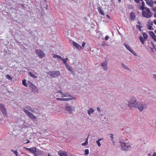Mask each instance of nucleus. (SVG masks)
I'll use <instances>...</instances> for the list:
<instances>
[{
  "label": "nucleus",
  "mask_w": 156,
  "mask_h": 156,
  "mask_svg": "<svg viewBox=\"0 0 156 156\" xmlns=\"http://www.w3.org/2000/svg\"><path fill=\"white\" fill-rule=\"evenodd\" d=\"M23 148H25L26 150L28 151H29V148H28L26 147H23Z\"/></svg>",
  "instance_id": "obj_51"
},
{
  "label": "nucleus",
  "mask_w": 156,
  "mask_h": 156,
  "mask_svg": "<svg viewBox=\"0 0 156 156\" xmlns=\"http://www.w3.org/2000/svg\"><path fill=\"white\" fill-rule=\"evenodd\" d=\"M65 108V110L70 114L72 113L75 110V108L74 106H71L67 103L66 104Z\"/></svg>",
  "instance_id": "obj_4"
},
{
  "label": "nucleus",
  "mask_w": 156,
  "mask_h": 156,
  "mask_svg": "<svg viewBox=\"0 0 156 156\" xmlns=\"http://www.w3.org/2000/svg\"><path fill=\"white\" fill-rule=\"evenodd\" d=\"M129 16L131 20L134 21L135 20L136 17V16L134 12H131L130 13Z\"/></svg>",
  "instance_id": "obj_17"
},
{
  "label": "nucleus",
  "mask_w": 156,
  "mask_h": 156,
  "mask_svg": "<svg viewBox=\"0 0 156 156\" xmlns=\"http://www.w3.org/2000/svg\"><path fill=\"white\" fill-rule=\"evenodd\" d=\"M63 98H56V99L58 100L63 101Z\"/></svg>",
  "instance_id": "obj_45"
},
{
  "label": "nucleus",
  "mask_w": 156,
  "mask_h": 156,
  "mask_svg": "<svg viewBox=\"0 0 156 156\" xmlns=\"http://www.w3.org/2000/svg\"><path fill=\"white\" fill-rule=\"evenodd\" d=\"M26 114L32 120H35L36 119V117L32 113L30 112H27Z\"/></svg>",
  "instance_id": "obj_14"
},
{
  "label": "nucleus",
  "mask_w": 156,
  "mask_h": 156,
  "mask_svg": "<svg viewBox=\"0 0 156 156\" xmlns=\"http://www.w3.org/2000/svg\"><path fill=\"white\" fill-rule=\"evenodd\" d=\"M142 14L144 17L147 18L151 17L152 16V13L150 10H143Z\"/></svg>",
  "instance_id": "obj_7"
},
{
  "label": "nucleus",
  "mask_w": 156,
  "mask_h": 156,
  "mask_svg": "<svg viewBox=\"0 0 156 156\" xmlns=\"http://www.w3.org/2000/svg\"><path fill=\"white\" fill-rule=\"evenodd\" d=\"M143 35L144 37V38L146 40L147 38V34L145 33H143Z\"/></svg>",
  "instance_id": "obj_35"
},
{
  "label": "nucleus",
  "mask_w": 156,
  "mask_h": 156,
  "mask_svg": "<svg viewBox=\"0 0 156 156\" xmlns=\"http://www.w3.org/2000/svg\"><path fill=\"white\" fill-rule=\"evenodd\" d=\"M40 8L41 10L49 9V7L48 5L47 2L46 1H43L41 2Z\"/></svg>",
  "instance_id": "obj_6"
},
{
  "label": "nucleus",
  "mask_w": 156,
  "mask_h": 156,
  "mask_svg": "<svg viewBox=\"0 0 156 156\" xmlns=\"http://www.w3.org/2000/svg\"><path fill=\"white\" fill-rule=\"evenodd\" d=\"M101 66L102 67L104 70L107 71L108 70L107 62H101Z\"/></svg>",
  "instance_id": "obj_12"
},
{
  "label": "nucleus",
  "mask_w": 156,
  "mask_h": 156,
  "mask_svg": "<svg viewBox=\"0 0 156 156\" xmlns=\"http://www.w3.org/2000/svg\"><path fill=\"white\" fill-rule=\"evenodd\" d=\"M27 142L25 143V144H27L29 143L30 141L29 140H27Z\"/></svg>",
  "instance_id": "obj_60"
},
{
  "label": "nucleus",
  "mask_w": 156,
  "mask_h": 156,
  "mask_svg": "<svg viewBox=\"0 0 156 156\" xmlns=\"http://www.w3.org/2000/svg\"><path fill=\"white\" fill-rule=\"evenodd\" d=\"M65 59L66 60V61H68V58H66Z\"/></svg>",
  "instance_id": "obj_64"
},
{
  "label": "nucleus",
  "mask_w": 156,
  "mask_h": 156,
  "mask_svg": "<svg viewBox=\"0 0 156 156\" xmlns=\"http://www.w3.org/2000/svg\"><path fill=\"white\" fill-rule=\"evenodd\" d=\"M89 150L87 149H86L84 150V154L85 155H87L89 154Z\"/></svg>",
  "instance_id": "obj_38"
},
{
  "label": "nucleus",
  "mask_w": 156,
  "mask_h": 156,
  "mask_svg": "<svg viewBox=\"0 0 156 156\" xmlns=\"http://www.w3.org/2000/svg\"><path fill=\"white\" fill-rule=\"evenodd\" d=\"M106 16L109 19H110V17L108 15H106Z\"/></svg>",
  "instance_id": "obj_58"
},
{
  "label": "nucleus",
  "mask_w": 156,
  "mask_h": 156,
  "mask_svg": "<svg viewBox=\"0 0 156 156\" xmlns=\"http://www.w3.org/2000/svg\"><path fill=\"white\" fill-rule=\"evenodd\" d=\"M144 5H145L144 2L142 1V5L140 7V9L141 10H144V8H145L144 7Z\"/></svg>",
  "instance_id": "obj_28"
},
{
  "label": "nucleus",
  "mask_w": 156,
  "mask_h": 156,
  "mask_svg": "<svg viewBox=\"0 0 156 156\" xmlns=\"http://www.w3.org/2000/svg\"><path fill=\"white\" fill-rule=\"evenodd\" d=\"M152 156H156V153L155 152H154Z\"/></svg>",
  "instance_id": "obj_54"
},
{
  "label": "nucleus",
  "mask_w": 156,
  "mask_h": 156,
  "mask_svg": "<svg viewBox=\"0 0 156 156\" xmlns=\"http://www.w3.org/2000/svg\"><path fill=\"white\" fill-rule=\"evenodd\" d=\"M137 23L139 25H140L141 24V23L140 21H138ZM136 28L138 29L140 31L141 30V28L142 27L141 26L136 25Z\"/></svg>",
  "instance_id": "obj_23"
},
{
  "label": "nucleus",
  "mask_w": 156,
  "mask_h": 156,
  "mask_svg": "<svg viewBox=\"0 0 156 156\" xmlns=\"http://www.w3.org/2000/svg\"><path fill=\"white\" fill-rule=\"evenodd\" d=\"M29 111L34 113V109L32 108L30 106H25L23 108V111L26 114L27 112H29Z\"/></svg>",
  "instance_id": "obj_10"
},
{
  "label": "nucleus",
  "mask_w": 156,
  "mask_h": 156,
  "mask_svg": "<svg viewBox=\"0 0 156 156\" xmlns=\"http://www.w3.org/2000/svg\"><path fill=\"white\" fill-rule=\"evenodd\" d=\"M146 1V3L147 5L150 7L153 6V3L152 0H144Z\"/></svg>",
  "instance_id": "obj_18"
},
{
  "label": "nucleus",
  "mask_w": 156,
  "mask_h": 156,
  "mask_svg": "<svg viewBox=\"0 0 156 156\" xmlns=\"http://www.w3.org/2000/svg\"><path fill=\"white\" fill-rule=\"evenodd\" d=\"M72 44L77 49L79 50L82 49V48L78 43L74 41H72Z\"/></svg>",
  "instance_id": "obj_13"
},
{
  "label": "nucleus",
  "mask_w": 156,
  "mask_h": 156,
  "mask_svg": "<svg viewBox=\"0 0 156 156\" xmlns=\"http://www.w3.org/2000/svg\"><path fill=\"white\" fill-rule=\"evenodd\" d=\"M109 38V37L108 35H106L105 37V39L106 40H108Z\"/></svg>",
  "instance_id": "obj_43"
},
{
  "label": "nucleus",
  "mask_w": 156,
  "mask_h": 156,
  "mask_svg": "<svg viewBox=\"0 0 156 156\" xmlns=\"http://www.w3.org/2000/svg\"><path fill=\"white\" fill-rule=\"evenodd\" d=\"M76 98H74V97H72L70 98H63V101H70L71 100H72L73 99H75Z\"/></svg>",
  "instance_id": "obj_24"
},
{
  "label": "nucleus",
  "mask_w": 156,
  "mask_h": 156,
  "mask_svg": "<svg viewBox=\"0 0 156 156\" xmlns=\"http://www.w3.org/2000/svg\"><path fill=\"white\" fill-rule=\"evenodd\" d=\"M99 12L102 15H104V12L103 10H99Z\"/></svg>",
  "instance_id": "obj_44"
},
{
  "label": "nucleus",
  "mask_w": 156,
  "mask_h": 156,
  "mask_svg": "<svg viewBox=\"0 0 156 156\" xmlns=\"http://www.w3.org/2000/svg\"><path fill=\"white\" fill-rule=\"evenodd\" d=\"M11 151L14 153L16 155V156H18V153L17 151H15L13 149H11Z\"/></svg>",
  "instance_id": "obj_37"
},
{
  "label": "nucleus",
  "mask_w": 156,
  "mask_h": 156,
  "mask_svg": "<svg viewBox=\"0 0 156 156\" xmlns=\"http://www.w3.org/2000/svg\"><path fill=\"white\" fill-rule=\"evenodd\" d=\"M58 154L60 156H67V154L65 152L59 151L58 152Z\"/></svg>",
  "instance_id": "obj_20"
},
{
  "label": "nucleus",
  "mask_w": 156,
  "mask_h": 156,
  "mask_svg": "<svg viewBox=\"0 0 156 156\" xmlns=\"http://www.w3.org/2000/svg\"><path fill=\"white\" fill-rule=\"evenodd\" d=\"M154 16L156 18V13H155L154 14Z\"/></svg>",
  "instance_id": "obj_63"
},
{
  "label": "nucleus",
  "mask_w": 156,
  "mask_h": 156,
  "mask_svg": "<svg viewBox=\"0 0 156 156\" xmlns=\"http://www.w3.org/2000/svg\"><path fill=\"white\" fill-rule=\"evenodd\" d=\"M10 52L9 50H5L2 51L0 54V56L3 58L9 57L10 55Z\"/></svg>",
  "instance_id": "obj_8"
},
{
  "label": "nucleus",
  "mask_w": 156,
  "mask_h": 156,
  "mask_svg": "<svg viewBox=\"0 0 156 156\" xmlns=\"http://www.w3.org/2000/svg\"><path fill=\"white\" fill-rule=\"evenodd\" d=\"M29 74L31 76L34 78H36V75L31 72H30L29 73Z\"/></svg>",
  "instance_id": "obj_32"
},
{
  "label": "nucleus",
  "mask_w": 156,
  "mask_h": 156,
  "mask_svg": "<svg viewBox=\"0 0 156 156\" xmlns=\"http://www.w3.org/2000/svg\"><path fill=\"white\" fill-rule=\"evenodd\" d=\"M37 149L36 147H34L32 148H29V151L31 152L34 153V156H38V155L37 154Z\"/></svg>",
  "instance_id": "obj_15"
},
{
  "label": "nucleus",
  "mask_w": 156,
  "mask_h": 156,
  "mask_svg": "<svg viewBox=\"0 0 156 156\" xmlns=\"http://www.w3.org/2000/svg\"><path fill=\"white\" fill-rule=\"evenodd\" d=\"M94 110L92 108H90L87 111V113L89 115H90L92 114L94 112Z\"/></svg>",
  "instance_id": "obj_25"
},
{
  "label": "nucleus",
  "mask_w": 156,
  "mask_h": 156,
  "mask_svg": "<svg viewBox=\"0 0 156 156\" xmlns=\"http://www.w3.org/2000/svg\"><path fill=\"white\" fill-rule=\"evenodd\" d=\"M134 108L138 109L140 112L144 110H146L147 108V105L146 103L144 102H137L136 104H135Z\"/></svg>",
  "instance_id": "obj_1"
},
{
  "label": "nucleus",
  "mask_w": 156,
  "mask_h": 156,
  "mask_svg": "<svg viewBox=\"0 0 156 156\" xmlns=\"http://www.w3.org/2000/svg\"><path fill=\"white\" fill-rule=\"evenodd\" d=\"M111 140L112 141V142H113L114 141V138H111Z\"/></svg>",
  "instance_id": "obj_62"
},
{
  "label": "nucleus",
  "mask_w": 156,
  "mask_h": 156,
  "mask_svg": "<svg viewBox=\"0 0 156 156\" xmlns=\"http://www.w3.org/2000/svg\"><path fill=\"white\" fill-rule=\"evenodd\" d=\"M137 103L136 99L135 97H131L128 101V105L131 109H133L134 108V105L136 104Z\"/></svg>",
  "instance_id": "obj_2"
},
{
  "label": "nucleus",
  "mask_w": 156,
  "mask_h": 156,
  "mask_svg": "<svg viewBox=\"0 0 156 156\" xmlns=\"http://www.w3.org/2000/svg\"><path fill=\"white\" fill-rule=\"evenodd\" d=\"M61 60H62V61L63 62L64 64H66V60L64 59H63L62 58V59H61Z\"/></svg>",
  "instance_id": "obj_42"
},
{
  "label": "nucleus",
  "mask_w": 156,
  "mask_h": 156,
  "mask_svg": "<svg viewBox=\"0 0 156 156\" xmlns=\"http://www.w3.org/2000/svg\"><path fill=\"white\" fill-rule=\"evenodd\" d=\"M124 45L125 47L129 51L132 48L128 44H124Z\"/></svg>",
  "instance_id": "obj_29"
},
{
  "label": "nucleus",
  "mask_w": 156,
  "mask_h": 156,
  "mask_svg": "<svg viewBox=\"0 0 156 156\" xmlns=\"http://www.w3.org/2000/svg\"><path fill=\"white\" fill-rule=\"evenodd\" d=\"M120 144L121 148L123 151L129 150L131 148L130 144L129 143H126L124 142L123 141L122 142H120Z\"/></svg>",
  "instance_id": "obj_3"
},
{
  "label": "nucleus",
  "mask_w": 156,
  "mask_h": 156,
  "mask_svg": "<svg viewBox=\"0 0 156 156\" xmlns=\"http://www.w3.org/2000/svg\"><path fill=\"white\" fill-rule=\"evenodd\" d=\"M32 88V91L34 93H37L38 92V90L37 88L34 84H32L31 86Z\"/></svg>",
  "instance_id": "obj_16"
},
{
  "label": "nucleus",
  "mask_w": 156,
  "mask_h": 156,
  "mask_svg": "<svg viewBox=\"0 0 156 156\" xmlns=\"http://www.w3.org/2000/svg\"><path fill=\"white\" fill-rule=\"evenodd\" d=\"M6 77L7 79L9 80H11L12 79V77L8 74H7L6 75Z\"/></svg>",
  "instance_id": "obj_39"
},
{
  "label": "nucleus",
  "mask_w": 156,
  "mask_h": 156,
  "mask_svg": "<svg viewBox=\"0 0 156 156\" xmlns=\"http://www.w3.org/2000/svg\"><path fill=\"white\" fill-rule=\"evenodd\" d=\"M53 57L54 58H57L59 59H60V60L62 59V58L61 57L57 55H54Z\"/></svg>",
  "instance_id": "obj_30"
},
{
  "label": "nucleus",
  "mask_w": 156,
  "mask_h": 156,
  "mask_svg": "<svg viewBox=\"0 0 156 156\" xmlns=\"http://www.w3.org/2000/svg\"><path fill=\"white\" fill-rule=\"evenodd\" d=\"M64 96H65L66 97H71V94L69 93L66 92L64 93Z\"/></svg>",
  "instance_id": "obj_33"
},
{
  "label": "nucleus",
  "mask_w": 156,
  "mask_h": 156,
  "mask_svg": "<svg viewBox=\"0 0 156 156\" xmlns=\"http://www.w3.org/2000/svg\"><path fill=\"white\" fill-rule=\"evenodd\" d=\"M149 35L152 37V38L156 37L155 34L152 31H149Z\"/></svg>",
  "instance_id": "obj_26"
},
{
  "label": "nucleus",
  "mask_w": 156,
  "mask_h": 156,
  "mask_svg": "<svg viewBox=\"0 0 156 156\" xmlns=\"http://www.w3.org/2000/svg\"><path fill=\"white\" fill-rule=\"evenodd\" d=\"M147 27L148 29L149 30H153L154 29L152 27L151 25H149V24H147Z\"/></svg>",
  "instance_id": "obj_36"
},
{
  "label": "nucleus",
  "mask_w": 156,
  "mask_h": 156,
  "mask_svg": "<svg viewBox=\"0 0 156 156\" xmlns=\"http://www.w3.org/2000/svg\"><path fill=\"white\" fill-rule=\"evenodd\" d=\"M97 111H98L99 112H101V110L100 108L99 107L97 108Z\"/></svg>",
  "instance_id": "obj_47"
},
{
  "label": "nucleus",
  "mask_w": 156,
  "mask_h": 156,
  "mask_svg": "<svg viewBox=\"0 0 156 156\" xmlns=\"http://www.w3.org/2000/svg\"><path fill=\"white\" fill-rule=\"evenodd\" d=\"M60 93L61 95L63 93L61 91H59L57 92V93Z\"/></svg>",
  "instance_id": "obj_49"
},
{
  "label": "nucleus",
  "mask_w": 156,
  "mask_h": 156,
  "mask_svg": "<svg viewBox=\"0 0 156 156\" xmlns=\"http://www.w3.org/2000/svg\"><path fill=\"white\" fill-rule=\"evenodd\" d=\"M130 51L132 53H133L134 51L132 49L130 50L129 51Z\"/></svg>",
  "instance_id": "obj_56"
},
{
  "label": "nucleus",
  "mask_w": 156,
  "mask_h": 156,
  "mask_svg": "<svg viewBox=\"0 0 156 156\" xmlns=\"http://www.w3.org/2000/svg\"><path fill=\"white\" fill-rule=\"evenodd\" d=\"M35 52L40 58H43L45 56V55L43 51L40 50H37Z\"/></svg>",
  "instance_id": "obj_11"
},
{
  "label": "nucleus",
  "mask_w": 156,
  "mask_h": 156,
  "mask_svg": "<svg viewBox=\"0 0 156 156\" xmlns=\"http://www.w3.org/2000/svg\"><path fill=\"white\" fill-rule=\"evenodd\" d=\"M154 23L156 25V20H154Z\"/></svg>",
  "instance_id": "obj_59"
},
{
  "label": "nucleus",
  "mask_w": 156,
  "mask_h": 156,
  "mask_svg": "<svg viewBox=\"0 0 156 156\" xmlns=\"http://www.w3.org/2000/svg\"><path fill=\"white\" fill-rule=\"evenodd\" d=\"M139 38L142 44H144V41L146 40L144 38H143V37L142 36H139Z\"/></svg>",
  "instance_id": "obj_21"
},
{
  "label": "nucleus",
  "mask_w": 156,
  "mask_h": 156,
  "mask_svg": "<svg viewBox=\"0 0 156 156\" xmlns=\"http://www.w3.org/2000/svg\"><path fill=\"white\" fill-rule=\"evenodd\" d=\"M109 136H110V137L111 138H113V134L112 133H110V134H109Z\"/></svg>",
  "instance_id": "obj_46"
},
{
  "label": "nucleus",
  "mask_w": 156,
  "mask_h": 156,
  "mask_svg": "<svg viewBox=\"0 0 156 156\" xmlns=\"http://www.w3.org/2000/svg\"><path fill=\"white\" fill-rule=\"evenodd\" d=\"M121 66L125 70H127L130 71L129 68L127 67L124 63H122L121 64Z\"/></svg>",
  "instance_id": "obj_22"
},
{
  "label": "nucleus",
  "mask_w": 156,
  "mask_h": 156,
  "mask_svg": "<svg viewBox=\"0 0 156 156\" xmlns=\"http://www.w3.org/2000/svg\"><path fill=\"white\" fill-rule=\"evenodd\" d=\"M135 56H136V53L134 51L133 52V53H132Z\"/></svg>",
  "instance_id": "obj_53"
},
{
  "label": "nucleus",
  "mask_w": 156,
  "mask_h": 156,
  "mask_svg": "<svg viewBox=\"0 0 156 156\" xmlns=\"http://www.w3.org/2000/svg\"><path fill=\"white\" fill-rule=\"evenodd\" d=\"M47 74L51 76L56 77L60 75V73L59 71L53 70L48 72Z\"/></svg>",
  "instance_id": "obj_5"
},
{
  "label": "nucleus",
  "mask_w": 156,
  "mask_h": 156,
  "mask_svg": "<svg viewBox=\"0 0 156 156\" xmlns=\"http://www.w3.org/2000/svg\"><path fill=\"white\" fill-rule=\"evenodd\" d=\"M103 140V138H101L98 139V140L100 141H101Z\"/></svg>",
  "instance_id": "obj_52"
},
{
  "label": "nucleus",
  "mask_w": 156,
  "mask_h": 156,
  "mask_svg": "<svg viewBox=\"0 0 156 156\" xmlns=\"http://www.w3.org/2000/svg\"><path fill=\"white\" fill-rule=\"evenodd\" d=\"M62 97H66L65 96H64V93H63L62 94Z\"/></svg>",
  "instance_id": "obj_57"
},
{
  "label": "nucleus",
  "mask_w": 156,
  "mask_h": 156,
  "mask_svg": "<svg viewBox=\"0 0 156 156\" xmlns=\"http://www.w3.org/2000/svg\"><path fill=\"white\" fill-rule=\"evenodd\" d=\"M152 38L156 42V37H153V38Z\"/></svg>",
  "instance_id": "obj_55"
},
{
  "label": "nucleus",
  "mask_w": 156,
  "mask_h": 156,
  "mask_svg": "<svg viewBox=\"0 0 156 156\" xmlns=\"http://www.w3.org/2000/svg\"><path fill=\"white\" fill-rule=\"evenodd\" d=\"M88 137H87V138L86 139L85 142L82 144V146H86L88 144Z\"/></svg>",
  "instance_id": "obj_31"
},
{
  "label": "nucleus",
  "mask_w": 156,
  "mask_h": 156,
  "mask_svg": "<svg viewBox=\"0 0 156 156\" xmlns=\"http://www.w3.org/2000/svg\"><path fill=\"white\" fill-rule=\"evenodd\" d=\"M86 44V43L85 42H83L82 44V46L84 47Z\"/></svg>",
  "instance_id": "obj_50"
},
{
  "label": "nucleus",
  "mask_w": 156,
  "mask_h": 156,
  "mask_svg": "<svg viewBox=\"0 0 156 156\" xmlns=\"http://www.w3.org/2000/svg\"><path fill=\"white\" fill-rule=\"evenodd\" d=\"M41 15L43 16V10H41Z\"/></svg>",
  "instance_id": "obj_61"
},
{
  "label": "nucleus",
  "mask_w": 156,
  "mask_h": 156,
  "mask_svg": "<svg viewBox=\"0 0 156 156\" xmlns=\"http://www.w3.org/2000/svg\"><path fill=\"white\" fill-rule=\"evenodd\" d=\"M140 0H134L135 2H136L137 3H139Z\"/></svg>",
  "instance_id": "obj_48"
},
{
  "label": "nucleus",
  "mask_w": 156,
  "mask_h": 156,
  "mask_svg": "<svg viewBox=\"0 0 156 156\" xmlns=\"http://www.w3.org/2000/svg\"><path fill=\"white\" fill-rule=\"evenodd\" d=\"M147 24H149V25H151V26H152V25H153V22L152 21H148V22Z\"/></svg>",
  "instance_id": "obj_40"
},
{
  "label": "nucleus",
  "mask_w": 156,
  "mask_h": 156,
  "mask_svg": "<svg viewBox=\"0 0 156 156\" xmlns=\"http://www.w3.org/2000/svg\"><path fill=\"white\" fill-rule=\"evenodd\" d=\"M96 143L98 145L99 147H100L101 146V144L99 141L97 140L96 141Z\"/></svg>",
  "instance_id": "obj_41"
},
{
  "label": "nucleus",
  "mask_w": 156,
  "mask_h": 156,
  "mask_svg": "<svg viewBox=\"0 0 156 156\" xmlns=\"http://www.w3.org/2000/svg\"><path fill=\"white\" fill-rule=\"evenodd\" d=\"M0 108L3 114L5 116H7V114L4 105L1 103L0 104Z\"/></svg>",
  "instance_id": "obj_9"
},
{
  "label": "nucleus",
  "mask_w": 156,
  "mask_h": 156,
  "mask_svg": "<svg viewBox=\"0 0 156 156\" xmlns=\"http://www.w3.org/2000/svg\"><path fill=\"white\" fill-rule=\"evenodd\" d=\"M67 68L69 71L71 72L72 73H73V69L71 67L69 66H67Z\"/></svg>",
  "instance_id": "obj_27"
},
{
  "label": "nucleus",
  "mask_w": 156,
  "mask_h": 156,
  "mask_svg": "<svg viewBox=\"0 0 156 156\" xmlns=\"http://www.w3.org/2000/svg\"><path fill=\"white\" fill-rule=\"evenodd\" d=\"M151 44L152 47H150L151 51L152 52H154L156 50V48L154 44L152 42H151Z\"/></svg>",
  "instance_id": "obj_19"
},
{
  "label": "nucleus",
  "mask_w": 156,
  "mask_h": 156,
  "mask_svg": "<svg viewBox=\"0 0 156 156\" xmlns=\"http://www.w3.org/2000/svg\"><path fill=\"white\" fill-rule=\"evenodd\" d=\"M26 80L25 79L23 80L22 81V83L24 86L25 87H27V85L26 83Z\"/></svg>",
  "instance_id": "obj_34"
}]
</instances>
